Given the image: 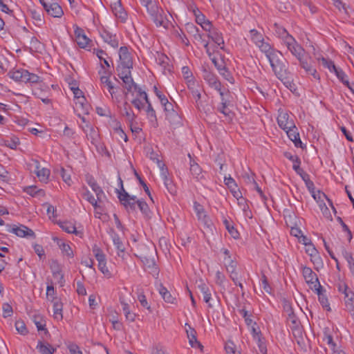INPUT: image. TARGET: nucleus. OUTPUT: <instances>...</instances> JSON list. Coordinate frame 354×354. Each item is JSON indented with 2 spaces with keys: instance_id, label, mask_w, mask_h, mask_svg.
I'll return each instance as SVG.
<instances>
[{
  "instance_id": "obj_1",
  "label": "nucleus",
  "mask_w": 354,
  "mask_h": 354,
  "mask_svg": "<svg viewBox=\"0 0 354 354\" xmlns=\"http://www.w3.org/2000/svg\"><path fill=\"white\" fill-rule=\"evenodd\" d=\"M272 69L278 79H285L286 75H290L288 62L283 58V54L278 50L274 52L270 57L268 58Z\"/></svg>"
},
{
  "instance_id": "obj_5",
  "label": "nucleus",
  "mask_w": 354,
  "mask_h": 354,
  "mask_svg": "<svg viewBox=\"0 0 354 354\" xmlns=\"http://www.w3.org/2000/svg\"><path fill=\"white\" fill-rule=\"evenodd\" d=\"M283 43L286 45L288 50L292 53V55L297 59L301 57V55H305L304 49L298 44L292 36L291 37H288V39Z\"/></svg>"
},
{
  "instance_id": "obj_31",
  "label": "nucleus",
  "mask_w": 354,
  "mask_h": 354,
  "mask_svg": "<svg viewBox=\"0 0 354 354\" xmlns=\"http://www.w3.org/2000/svg\"><path fill=\"white\" fill-rule=\"evenodd\" d=\"M60 227L67 233L75 234V235L82 236V232L77 231L73 223L69 221L59 223Z\"/></svg>"
},
{
  "instance_id": "obj_15",
  "label": "nucleus",
  "mask_w": 354,
  "mask_h": 354,
  "mask_svg": "<svg viewBox=\"0 0 354 354\" xmlns=\"http://www.w3.org/2000/svg\"><path fill=\"white\" fill-rule=\"evenodd\" d=\"M35 165V173L41 182L47 183L49 176L50 170L46 168H41L40 163L37 160H32Z\"/></svg>"
},
{
  "instance_id": "obj_23",
  "label": "nucleus",
  "mask_w": 354,
  "mask_h": 354,
  "mask_svg": "<svg viewBox=\"0 0 354 354\" xmlns=\"http://www.w3.org/2000/svg\"><path fill=\"white\" fill-rule=\"evenodd\" d=\"M161 178L164 181V185L165 187L167 188V191L171 194H174L176 192V187L173 184L172 180L169 178L168 176V170L167 169H161V174H160Z\"/></svg>"
},
{
  "instance_id": "obj_11",
  "label": "nucleus",
  "mask_w": 354,
  "mask_h": 354,
  "mask_svg": "<svg viewBox=\"0 0 354 354\" xmlns=\"http://www.w3.org/2000/svg\"><path fill=\"white\" fill-rule=\"evenodd\" d=\"M101 66L102 68H103L102 72L101 71H99L100 74L102 73V75L100 77L101 83L107 86L109 92L110 93L111 97H113V94L115 93V87L113 86L112 82L109 80L110 76L111 75V72L109 69L104 68L102 64H101Z\"/></svg>"
},
{
  "instance_id": "obj_53",
  "label": "nucleus",
  "mask_w": 354,
  "mask_h": 354,
  "mask_svg": "<svg viewBox=\"0 0 354 354\" xmlns=\"http://www.w3.org/2000/svg\"><path fill=\"white\" fill-rule=\"evenodd\" d=\"M224 225L227 230L228 232L231 234V236L236 239L239 236L238 231L234 227L233 225H232L227 219L223 221Z\"/></svg>"
},
{
  "instance_id": "obj_40",
  "label": "nucleus",
  "mask_w": 354,
  "mask_h": 354,
  "mask_svg": "<svg viewBox=\"0 0 354 354\" xmlns=\"http://www.w3.org/2000/svg\"><path fill=\"white\" fill-rule=\"evenodd\" d=\"M132 68L130 66L118 65L116 70L118 77L120 79H123L127 76L129 77V75H131V69Z\"/></svg>"
},
{
  "instance_id": "obj_34",
  "label": "nucleus",
  "mask_w": 354,
  "mask_h": 354,
  "mask_svg": "<svg viewBox=\"0 0 354 354\" xmlns=\"http://www.w3.org/2000/svg\"><path fill=\"white\" fill-rule=\"evenodd\" d=\"M346 310L354 316V292H348L344 297Z\"/></svg>"
},
{
  "instance_id": "obj_42",
  "label": "nucleus",
  "mask_w": 354,
  "mask_h": 354,
  "mask_svg": "<svg viewBox=\"0 0 354 354\" xmlns=\"http://www.w3.org/2000/svg\"><path fill=\"white\" fill-rule=\"evenodd\" d=\"M165 115L166 119L171 124L177 126L180 124V116L175 110L165 114Z\"/></svg>"
},
{
  "instance_id": "obj_59",
  "label": "nucleus",
  "mask_w": 354,
  "mask_h": 354,
  "mask_svg": "<svg viewBox=\"0 0 354 354\" xmlns=\"http://www.w3.org/2000/svg\"><path fill=\"white\" fill-rule=\"evenodd\" d=\"M305 182L306 186L308 188V191L311 193L312 196L315 200H317V195L315 191V185L314 183L310 179V178H307Z\"/></svg>"
},
{
  "instance_id": "obj_2",
  "label": "nucleus",
  "mask_w": 354,
  "mask_h": 354,
  "mask_svg": "<svg viewBox=\"0 0 354 354\" xmlns=\"http://www.w3.org/2000/svg\"><path fill=\"white\" fill-rule=\"evenodd\" d=\"M147 9L151 20L158 27L162 26L167 28L169 21L164 16V11L161 8H159L156 2L152 0H148L143 3H141Z\"/></svg>"
},
{
  "instance_id": "obj_49",
  "label": "nucleus",
  "mask_w": 354,
  "mask_h": 354,
  "mask_svg": "<svg viewBox=\"0 0 354 354\" xmlns=\"http://www.w3.org/2000/svg\"><path fill=\"white\" fill-rule=\"evenodd\" d=\"M250 34L251 39L257 46L264 39L262 34L255 29L250 30Z\"/></svg>"
},
{
  "instance_id": "obj_61",
  "label": "nucleus",
  "mask_w": 354,
  "mask_h": 354,
  "mask_svg": "<svg viewBox=\"0 0 354 354\" xmlns=\"http://www.w3.org/2000/svg\"><path fill=\"white\" fill-rule=\"evenodd\" d=\"M24 192L28 194L34 196L37 194L43 192L42 189H38L36 186H28L24 188Z\"/></svg>"
},
{
  "instance_id": "obj_3",
  "label": "nucleus",
  "mask_w": 354,
  "mask_h": 354,
  "mask_svg": "<svg viewBox=\"0 0 354 354\" xmlns=\"http://www.w3.org/2000/svg\"><path fill=\"white\" fill-rule=\"evenodd\" d=\"M120 189H116L118 197L120 200V203L127 210L135 211L137 205V197L136 196H131L123 187L122 180L119 177Z\"/></svg>"
},
{
  "instance_id": "obj_60",
  "label": "nucleus",
  "mask_w": 354,
  "mask_h": 354,
  "mask_svg": "<svg viewBox=\"0 0 354 354\" xmlns=\"http://www.w3.org/2000/svg\"><path fill=\"white\" fill-rule=\"evenodd\" d=\"M15 327L17 330L21 335H26L28 333L26 325L24 322L21 320L16 321Z\"/></svg>"
},
{
  "instance_id": "obj_17",
  "label": "nucleus",
  "mask_w": 354,
  "mask_h": 354,
  "mask_svg": "<svg viewBox=\"0 0 354 354\" xmlns=\"http://www.w3.org/2000/svg\"><path fill=\"white\" fill-rule=\"evenodd\" d=\"M120 63L118 65L130 66L133 67V61L131 53L126 46H122L119 50Z\"/></svg>"
},
{
  "instance_id": "obj_41",
  "label": "nucleus",
  "mask_w": 354,
  "mask_h": 354,
  "mask_svg": "<svg viewBox=\"0 0 354 354\" xmlns=\"http://www.w3.org/2000/svg\"><path fill=\"white\" fill-rule=\"evenodd\" d=\"M295 162L296 163L293 164L292 168L296 173L301 176L302 180H306L307 178H310L309 175L300 167L301 161L299 158H295Z\"/></svg>"
},
{
  "instance_id": "obj_8",
  "label": "nucleus",
  "mask_w": 354,
  "mask_h": 354,
  "mask_svg": "<svg viewBox=\"0 0 354 354\" xmlns=\"http://www.w3.org/2000/svg\"><path fill=\"white\" fill-rule=\"evenodd\" d=\"M203 79L207 82L209 86L216 91H219L220 87H222L221 82L218 80L216 75H214L211 71L207 69H204L203 71Z\"/></svg>"
},
{
  "instance_id": "obj_43",
  "label": "nucleus",
  "mask_w": 354,
  "mask_h": 354,
  "mask_svg": "<svg viewBox=\"0 0 354 354\" xmlns=\"http://www.w3.org/2000/svg\"><path fill=\"white\" fill-rule=\"evenodd\" d=\"M137 206L140 209V212L142 213L145 217L151 218V210L149 207L148 204L142 200H139L137 201Z\"/></svg>"
},
{
  "instance_id": "obj_54",
  "label": "nucleus",
  "mask_w": 354,
  "mask_h": 354,
  "mask_svg": "<svg viewBox=\"0 0 354 354\" xmlns=\"http://www.w3.org/2000/svg\"><path fill=\"white\" fill-rule=\"evenodd\" d=\"M181 71L187 84H188V81H194L192 72L188 66H183Z\"/></svg>"
},
{
  "instance_id": "obj_10",
  "label": "nucleus",
  "mask_w": 354,
  "mask_h": 354,
  "mask_svg": "<svg viewBox=\"0 0 354 354\" xmlns=\"http://www.w3.org/2000/svg\"><path fill=\"white\" fill-rule=\"evenodd\" d=\"M187 88L191 91L192 96L196 100V104L198 109H200L201 106L202 105V102L201 100V86L198 82L196 81H188Z\"/></svg>"
},
{
  "instance_id": "obj_30",
  "label": "nucleus",
  "mask_w": 354,
  "mask_h": 354,
  "mask_svg": "<svg viewBox=\"0 0 354 354\" xmlns=\"http://www.w3.org/2000/svg\"><path fill=\"white\" fill-rule=\"evenodd\" d=\"M198 288L203 294L204 301L208 304L209 307L212 308V305L209 303L212 292L209 287L205 283L201 281V283L198 285Z\"/></svg>"
},
{
  "instance_id": "obj_62",
  "label": "nucleus",
  "mask_w": 354,
  "mask_h": 354,
  "mask_svg": "<svg viewBox=\"0 0 354 354\" xmlns=\"http://www.w3.org/2000/svg\"><path fill=\"white\" fill-rule=\"evenodd\" d=\"M98 268L107 278H110L111 277L112 274L106 267V261L98 263Z\"/></svg>"
},
{
  "instance_id": "obj_13",
  "label": "nucleus",
  "mask_w": 354,
  "mask_h": 354,
  "mask_svg": "<svg viewBox=\"0 0 354 354\" xmlns=\"http://www.w3.org/2000/svg\"><path fill=\"white\" fill-rule=\"evenodd\" d=\"M100 35L103 41L108 44H109L111 47L116 48L119 46V41L116 37V35L112 34L107 30L102 28L100 30Z\"/></svg>"
},
{
  "instance_id": "obj_56",
  "label": "nucleus",
  "mask_w": 354,
  "mask_h": 354,
  "mask_svg": "<svg viewBox=\"0 0 354 354\" xmlns=\"http://www.w3.org/2000/svg\"><path fill=\"white\" fill-rule=\"evenodd\" d=\"M193 12L196 17V21L201 26L207 20L205 19V16L198 8H194Z\"/></svg>"
},
{
  "instance_id": "obj_7",
  "label": "nucleus",
  "mask_w": 354,
  "mask_h": 354,
  "mask_svg": "<svg viewBox=\"0 0 354 354\" xmlns=\"http://www.w3.org/2000/svg\"><path fill=\"white\" fill-rule=\"evenodd\" d=\"M288 312L287 322L293 333L297 332L298 334L301 333L300 322L294 313L291 307H288L286 310ZM295 335V334H294Z\"/></svg>"
},
{
  "instance_id": "obj_20",
  "label": "nucleus",
  "mask_w": 354,
  "mask_h": 354,
  "mask_svg": "<svg viewBox=\"0 0 354 354\" xmlns=\"http://www.w3.org/2000/svg\"><path fill=\"white\" fill-rule=\"evenodd\" d=\"M10 232L15 234L17 236L20 237H26V236H31L35 238V232L30 228L27 227L25 225H21L20 226L14 225Z\"/></svg>"
},
{
  "instance_id": "obj_28",
  "label": "nucleus",
  "mask_w": 354,
  "mask_h": 354,
  "mask_svg": "<svg viewBox=\"0 0 354 354\" xmlns=\"http://www.w3.org/2000/svg\"><path fill=\"white\" fill-rule=\"evenodd\" d=\"M52 302L53 303V313L54 317L57 319H62V308L63 304L61 302L60 299L57 297H53Z\"/></svg>"
},
{
  "instance_id": "obj_46",
  "label": "nucleus",
  "mask_w": 354,
  "mask_h": 354,
  "mask_svg": "<svg viewBox=\"0 0 354 354\" xmlns=\"http://www.w3.org/2000/svg\"><path fill=\"white\" fill-rule=\"evenodd\" d=\"M28 12L34 20L39 22L42 21L44 13L41 10L35 8H29Z\"/></svg>"
},
{
  "instance_id": "obj_63",
  "label": "nucleus",
  "mask_w": 354,
  "mask_h": 354,
  "mask_svg": "<svg viewBox=\"0 0 354 354\" xmlns=\"http://www.w3.org/2000/svg\"><path fill=\"white\" fill-rule=\"evenodd\" d=\"M19 139L18 138H10L5 141V145L10 149H16L17 145L19 144Z\"/></svg>"
},
{
  "instance_id": "obj_35",
  "label": "nucleus",
  "mask_w": 354,
  "mask_h": 354,
  "mask_svg": "<svg viewBox=\"0 0 354 354\" xmlns=\"http://www.w3.org/2000/svg\"><path fill=\"white\" fill-rule=\"evenodd\" d=\"M112 239L113 244L118 250V255L123 258L125 252V247L122 241H121L119 236L115 233L112 235Z\"/></svg>"
},
{
  "instance_id": "obj_33",
  "label": "nucleus",
  "mask_w": 354,
  "mask_h": 354,
  "mask_svg": "<svg viewBox=\"0 0 354 354\" xmlns=\"http://www.w3.org/2000/svg\"><path fill=\"white\" fill-rule=\"evenodd\" d=\"M189 158H190V172L192 174V176L197 178L201 179L203 177L202 175V169L201 167L198 165L197 162H196L193 159H192V157L190 154H188Z\"/></svg>"
},
{
  "instance_id": "obj_19",
  "label": "nucleus",
  "mask_w": 354,
  "mask_h": 354,
  "mask_svg": "<svg viewBox=\"0 0 354 354\" xmlns=\"http://www.w3.org/2000/svg\"><path fill=\"white\" fill-rule=\"evenodd\" d=\"M229 105L230 101L227 99H223L222 102L216 107L217 111L223 114L227 122L231 121L234 115L233 112L228 108Z\"/></svg>"
},
{
  "instance_id": "obj_36",
  "label": "nucleus",
  "mask_w": 354,
  "mask_h": 354,
  "mask_svg": "<svg viewBox=\"0 0 354 354\" xmlns=\"http://www.w3.org/2000/svg\"><path fill=\"white\" fill-rule=\"evenodd\" d=\"M257 46L259 48L260 50L263 53L267 59L270 57V56L274 54V52H277V49L272 48L269 43L265 42L264 39L263 41L260 42Z\"/></svg>"
},
{
  "instance_id": "obj_18",
  "label": "nucleus",
  "mask_w": 354,
  "mask_h": 354,
  "mask_svg": "<svg viewBox=\"0 0 354 354\" xmlns=\"http://www.w3.org/2000/svg\"><path fill=\"white\" fill-rule=\"evenodd\" d=\"M153 256V252L151 251L150 255H145L143 254H140L138 257L144 264L145 268L151 270V272H157L158 268L156 266V263Z\"/></svg>"
},
{
  "instance_id": "obj_27",
  "label": "nucleus",
  "mask_w": 354,
  "mask_h": 354,
  "mask_svg": "<svg viewBox=\"0 0 354 354\" xmlns=\"http://www.w3.org/2000/svg\"><path fill=\"white\" fill-rule=\"evenodd\" d=\"M124 84V87L127 90V95L128 93H133V91L135 92H138V91L140 88L136 83L133 81L131 75H129V77H126L123 79H121Z\"/></svg>"
},
{
  "instance_id": "obj_48",
  "label": "nucleus",
  "mask_w": 354,
  "mask_h": 354,
  "mask_svg": "<svg viewBox=\"0 0 354 354\" xmlns=\"http://www.w3.org/2000/svg\"><path fill=\"white\" fill-rule=\"evenodd\" d=\"M224 262L228 272H233V270L236 268L237 263L232 257H224Z\"/></svg>"
},
{
  "instance_id": "obj_51",
  "label": "nucleus",
  "mask_w": 354,
  "mask_h": 354,
  "mask_svg": "<svg viewBox=\"0 0 354 354\" xmlns=\"http://www.w3.org/2000/svg\"><path fill=\"white\" fill-rule=\"evenodd\" d=\"M83 196L95 209L97 207H100V206L97 204V200L94 198V196L91 194V193L86 188H85V192L84 193Z\"/></svg>"
},
{
  "instance_id": "obj_6",
  "label": "nucleus",
  "mask_w": 354,
  "mask_h": 354,
  "mask_svg": "<svg viewBox=\"0 0 354 354\" xmlns=\"http://www.w3.org/2000/svg\"><path fill=\"white\" fill-rule=\"evenodd\" d=\"M302 274L306 282L312 290H315L319 286H321L316 273L310 268L304 266L302 268Z\"/></svg>"
},
{
  "instance_id": "obj_45",
  "label": "nucleus",
  "mask_w": 354,
  "mask_h": 354,
  "mask_svg": "<svg viewBox=\"0 0 354 354\" xmlns=\"http://www.w3.org/2000/svg\"><path fill=\"white\" fill-rule=\"evenodd\" d=\"M92 251L98 263L106 261L105 254L97 245L93 246Z\"/></svg>"
},
{
  "instance_id": "obj_64",
  "label": "nucleus",
  "mask_w": 354,
  "mask_h": 354,
  "mask_svg": "<svg viewBox=\"0 0 354 354\" xmlns=\"http://www.w3.org/2000/svg\"><path fill=\"white\" fill-rule=\"evenodd\" d=\"M3 317H8L12 315L13 310L12 307L8 303H5L3 304Z\"/></svg>"
},
{
  "instance_id": "obj_57",
  "label": "nucleus",
  "mask_w": 354,
  "mask_h": 354,
  "mask_svg": "<svg viewBox=\"0 0 354 354\" xmlns=\"http://www.w3.org/2000/svg\"><path fill=\"white\" fill-rule=\"evenodd\" d=\"M225 281H226V277L224 275V274L223 272H221V271L218 270L216 272V279H215L216 283L218 286L225 288Z\"/></svg>"
},
{
  "instance_id": "obj_9",
  "label": "nucleus",
  "mask_w": 354,
  "mask_h": 354,
  "mask_svg": "<svg viewBox=\"0 0 354 354\" xmlns=\"http://www.w3.org/2000/svg\"><path fill=\"white\" fill-rule=\"evenodd\" d=\"M75 35L76 42L79 47L82 48H86L90 47V44L92 42V41L85 35L83 29L79 27H76L75 29Z\"/></svg>"
},
{
  "instance_id": "obj_44",
  "label": "nucleus",
  "mask_w": 354,
  "mask_h": 354,
  "mask_svg": "<svg viewBox=\"0 0 354 354\" xmlns=\"http://www.w3.org/2000/svg\"><path fill=\"white\" fill-rule=\"evenodd\" d=\"M37 348L41 354H53L55 349L53 348L49 344H44L41 341L38 342Z\"/></svg>"
},
{
  "instance_id": "obj_22",
  "label": "nucleus",
  "mask_w": 354,
  "mask_h": 354,
  "mask_svg": "<svg viewBox=\"0 0 354 354\" xmlns=\"http://www.w3.org/2000/svg\"><path fill=\"white\" fill-rule=\"evenodd\" d=\"M314 290L317 294L318 300L321 305L322 306V307L325 308L326 310L330 311L331 309L330 307V304L328 297L326 295V290H324L322 286H319V287L316 288Z\"/></svg>"
},
{
  "instance_id": "obj_55",
  "label": "nucleus",
  "mask_w": 354,
  "mask_h": 354,
  "mask_svg": "<svg viewBox=\"0 0 354 354\" xmlns=\"http://www.w3.org/2000/svg\"><path fill=\"white\" fill-rule=\"evenodd\" d=\"M324 341H326L330 346L333 349L336 346V344L333 341V336L329 333L328 328H325L324 331Z\"/></svg>"
},
{
  "instance_id": "obj_47",
  "label": "nucleus",
  "mask_w": 354,
  "mask_h": 354,
  "mask_svg": "<svg viewBox=\"0 0 354 354\" xmlns=\"http://www.w3.org/2000/svg\"><path fill=\"white\" fill-rule=\"evenodd\" d=\"M33 322L36 325L38 330H46V322L44 318L39 315H35L32 317Z\"/></svg>"
},
{
  "instance_id": "obj_12",
  "label": "nucleus",
  "mask_w": 354,
  "mask_h": 354,
  "mask_svg": "<svg viewBox=\"0 0 354 354\" xmlns=\"http://www.w3.org/2000/svg\"><path fill=\"white\" fill-rule=\"evenodd\" d=\"M277 123L281 129L286 130L295 127V122L290 119V115L286 112H280L277 117Z\"/></svg>"
},
{
  "instance_id": "obj_38",
  "label": "nucleus",
  "mask_w": 354,
  "mask_h": 354,
  "mask_svg": "<svg viewBox=\"0 0 354 354\" xmlns=\"http://www.w3.org/2000/svg\"><path fill=\"white\" fill-rule=\"evenodd\" d=\"M147 116L149 121V122L151 124V125L153 127H158V120L156 117V113L155 110L153 109L151 104H149V106H147Z\"/></svg>"
},
{
  "instance_id": "obj_25",
  "label": "nucleus",
  "mask_w": 354,
  "mask_h": 354,
  "mask_svg": "<svg viewBox=\"0 0 354 354\" xmlns=\"http://www.w3.org/2000/svg\"><path fill=\"white\" fill-rule=\"evenodd\" d=\"M121 114L123 117L125 118L127 122L131 124L133 122L136 118V115L132 111L131 107L127 102H124Z\"/></svg>"
},
{
  "instance_id": "obj_37",
  "label": "nucleus",
  "mask_w": 354,
  "mask_h": 354,
  "mask_svg": "<svg viewBox=\"0 0 354 354\" xmlns=\"http://www.w3.org/2000/svg\"><path fill=\"white\" fill-rule=\"evenodd\" d=\"M75 106L77 109H81L83 114H88L89 113V104L86 102L85 97H80L75 100Z\"/></svg>"
},
{
  "instance_id": "obj_16",
  "label": "nucleus",
  "mask_w": 354,
  "mask_h": 354,
  "mask_svg": "<svg viewBox=\"0 0 354 354\" xmlns=\"http://www.w3.org/2000/svg\"><path fill=\"white\" fill-rule=\"evenodd\" d=\"M186 326V333L187 335V338L189 339V343L192 347H198L202 351L203 348V346L197 340L196 337V330L191 327L188 324H185Z\"/></svg>"
},
{
  "instance_id": "obj_29",
  "label": "nucleus",
  "mask_w": 354,
  "mask_h": 354,
  "mask_svg": "<svg viewBox=\"0 0 354 354\" xmlns=\"http://www.w3.org/2000/svg\"><path fill=\"white\" fill-rule=\"evenodd\" d=\"M27 73V70L25 69H19L16 71H10L8 75L10 78L12 79L15 82H24L26 80V74Z\"/></svg>"
},
{
  "instance_id": "obj_24",
  "label": "nucleus",
  "mask_w": 354,
  "mask_h": 354,
  "mask_svg": "<svg viewBox=\"0 0 354 354\" xmlns=\"http://www.w3.org/2000/svg\"><path fill=\"white\" fill-rule=\"evenodd\" d=\"M44 9L48 15L53 17H61L64 15L62 7L57 3H49L48 7Z\"/></svg>"
},
{
  "instance_id": "obj_32",
  "label": "nucleus",
  "mask_w": 354,
  "mask_h": 354,
  "mask_svg": "<svg viewBox=\"0 0 354 354\" xmlns=\"http://www.w3.org/2000/svg\"><path fill=\"white\" fill-rule=\"evenodd\" d=\"M208 37L212 39L218 46H220L221 49L224 48V40L221 32L218 31L216 29H213L212 31L207 35Z\"/></svg>"
},
{
  "instance_id": "obj_21",
  "label": "nucleus",
  "mask_w": 354,
  "mask_h": 354,
  "mask_svg": "<svg viewBox=\"0 0 354 354\" xmlns=\"http://www.w3.org/2000/svg\"><path fill=\"white\" fill-rule=\"evenodd\" d=\"M286 132L288 137L294 142L296 147L304 149L302 142L301 141L298 129L295 125V127L287 129L284 130Z\"/></svg>"
},
{
  "instance_id": "obj_26",
  "label": "nucleus",
  "mask_w": 354,
  "mask_h": 354,
  "mask_svg": "<svg viewBox=\"0 0 354 354\" xmlns=\"http://www.w3.org/2000/svg\"><path fill=\"white\" fill-rule=\"evenodd\" d=\"M272 30L274 35L280 38L283 42L288 39V37H291L292 35H290L286 29L279 24L274 23L272 26Z\"/></svg>"
},
{
  "instance_id": "obj_52",
  "label": "nucleus",
  "mask_w": 354,
  "mask_h": 354,
  "mask_svg": "<svg viewBox=\"0 0 354 354\" xmlns=\"http://www.w3.org/2000/svg\"><path fill=\"white\" fill-rule=\"evenodd\" d=\"M39 82H40V77L27 71V73L26 74L25 83L36 84Z\"/></svg>"
},
{
  "instance_id": "obj_50",
  "label": "nucleus",
  "mask_w": 354,
  "mask_h": 354,
  "mask_svg": "<svg viewBox=\"0 0 354 354\" xmlns=\"http://www.w3.org/2000/svg\"><path fill=\"white\" fill-rule=\"evenodd\" d=\"M342 254L344 259L348 263L350 270H353V266H354V259L351 254V253L346 251V250L342 247Z\"/></svg>"
},
{
  "instance_id": "obj_58",
  "label": "nucleus",
  "mask_w": 354,
  "mask_h": 354,
  "mask_svg": "<svg viewBox=\"0 0 354 354\" xmlns=\"http://www.w3.org/2000/svg\"><path fill=\"white\" fill-rule=\"evenodd\" d=\"M138 299L139 302L140 303L141 306L145 308H147L149 312L151 313V308L150 305H149L146 296L143 294V292H140L138 295Z\"/></svg>"
},
{
  "instance_id": "obj_39",
  "label": "nucleus",
  "mask_w": 354,
  "mask_h": 354,
  "mask_svg": "<svg viewBox=\"0 0 354 354\" xmlns=\"http://www.w3.org/2000/svg\"><path fill=\"white\" fill-rule=\"evenodd\" d=\"M159 293L163 298L165 302L169 304H174L176 301V298L174 297L167 290L166 288H165L162 285H160L159 288Z\"/></svg>"
},
{
  "instance_id": "obj_14",
  "label": "nucleus",
  "mask_w": 354,
  "mask_h": 354,
  "mask_svg": "<svg viewBox=\"0 0 354 354\" xmlns=\"http://www.w3.org/2000/svg\"><path fill=\"white\" fill-rule=\"evenodd\" d=\"M297 59L299 62L300 66L308 74L311 75L315 79H319V75L317 72L316 69L312 66L311 64L308 62L307 57L301 55V57H299Z\"/></svg>"
},
{
  "instance_id": "obj_4",
  "label": "nucleus",
  "mask_w": 354,
  "mask_h": 354,
  "mask_svg": "<svg viewBox=\"0 0 354 354\" xmlns=\"http://www.w3.org/2000/svg\"><path fill=\"white\" fill-rule=\"evenodd\" d=\"M194 209L196 213L198 220L203 225V228L205 230H212L213 223L211 219L207 216L204 211V209L201 205L198 203H194Z\"/></svg>"
}]
</instances>
